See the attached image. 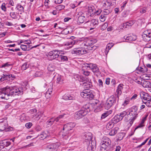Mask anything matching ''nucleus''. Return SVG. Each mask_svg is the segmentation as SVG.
<instances>
[{"instance_id":"1","label":"nucleus","mask_w":151,"mask_h":151,"mask_svg":"<svg viewBox=\"0 0 151 151\" xmlns=\"http://www.w3.org/2000/svg\"><path fill=\"white\" fill-rule=\"evenodd\" d=\"M22 94L23 91L16 86L12 87L7 86L0 89V95H2L1 96L2 99L7 100L9 96L20 95Z\"/></svg>"},{"instance_id":"2","label":"nucleus","mask_w":151,"mask_h":151,"mask_svg":"<svg viewBox=\"0 0 151 151\" xmlns=\"http://www.w3.org/2000/svg\"><path fill=\"white\" fill-rule=\"evenodd\" d=\"M138 108L136 106H132L128 111L127 116L125 117V120L126 122L129 121L130 124H132L134 121L138 116Z\"/></svg>"},{"instance_id":"3","label":"nucleus","mask_w":151,"mask_h":151,"mask_svg":"<svg viewBox=\"0 0 151 151\" xmlns=\"http://www.w3.org/2000/svg\"><path fill=\"white\" fill-rule=\"evenodd\" d=\"M90 105L86 104L83 106L79 111L76 112L75 114V118L78 120L86 115L88 112L90 111L89 109Z\"/></svg>"},{"instance_id":"4","label":"nucleus","mask_w":151,"mask_h":151,"mask_svg":"<svg viewBox=\"0 0 151 151\" xmlns=\"http://www.w3.org/2000/svg\"><path fill=\"white\" fill-rule=\"evenodd\" d=\"M140 96L143 103L147 106H151V96L148 93L144 92L140 93Z\"/></svg>"},{"instance_id":"5","label":"nucleus","mask_w":151,"mask_h":151,"mask_svg":"<svg viewBox=\"0 0 151 151\" xmlns=\"http://www.w3.org/2000/svg\"><path fill=\"white\" fill-rule=\"evenodd\" d=\"M111 142L110 139L106 136H104L102 139L101 142V149L102 150H106L111 145Z\"/></svg>"},{"instance_id":"6","label":"nucleus","mask_w":151,"mask_h":151,"mask_svg":"<svg viewBox=\"0 0 151 151\" xmlns=\"http://www.w3.org/2000/svg\"><path fill=\"white\" fill-rule=\"evenodd\" d=\"M116 97L114 95L111 96L107 100L106 102L105 105L106 109H109L112 106L114 105L116 103Z\"/></svg>"},{"instance_id":"7","label":"nucleus","mask_w":151,"mask_h":151,"mask_svg":"<svg viewBox=\"0 0 151 151\" xmlns=\"http://www.w3.org/2000/svg\"><path fill=\"white\" fill-rule=\"evenodd\" d=\"M81 96L84 99L89 100L93 99L94 97L92 91L88 89L84 90L81 93Z\"/></svg>"},{"instance_id":"8","label":"nucleus","mask_w":151,"mask_h":151,"mask_svg":"<svg viewBox=\"0 0 151 151\" xmlns=\"http://www.w3.org/2000/svg\"><path fill=\"white\" fill-rule=\"evenodd\" d=\"M84 42V41L82 40L76 41L75 40H70L68 42H66V43L64 44V45L65 46H69L70 45H71V46H70L67 47V49H69V48H71L73 45L75 44L79 45L81 46H84V45H83Z\"/></svg>"},{"instance_id":"9","label":"nucleus","mask_w":151,"mask_h":151,"mask_svg":"<svg viewBox=\"0 0 151 151\" xmlns=\"http://www.w3.org/2000/svg\"><path fill=\"white\" fill-rule=\"evenodd\" d=\"M60 51H62L58 50H53L49 52L48 56L52 60L56 59L59 57L61 53Z\"/></svg>"},{"instance_id":"10","label":"nucleus","mask_w":151,"mask_h":151,"mask_svg":"<svg viewBox=\"0 0 151 151\" xmlns=\"http://www.w3.org/2000/svg\"><path fill=\"white\" fill-rule=\"evenodd\" d=\"M73 54L78 55H83L87 53V51L82 48L74 49L72 51Z\"/></svg>"},{"instance_id":"11","label":"nucleus","mask_w":151,"mask_h":151,"mask_svg":"<svg viewBox=\"0 0 151 151\" xmlns=\"http://www.w3.org/2000/svg\"><path fill=\"white\" fill-rule=\"evenodd\" d=\"M94 44V43L92 41L87 40L84 41L83 45L85 47V48L88 49V50H92L94 47V46H93Z\"/></svg>"},{"instance_id":"12","label":"nucleus","mask_w":151,"mask_h":151,"mask_svg":"<svg viewBox=\"0 0 151 151\" xmlns=\"http://www.w3.org/2000/svg\"><path fill=\"white\" fill-rule=\"evenodd\" d=\"M85 65H86L85 66V68H86V66L87 68H89L92 70L94 73H98L99 72V69L96 64L91 63H86Z\"/></svg>"},{"instance_id":"13","label":"nucleus","mask_w":151,"mask_h":151,"mask_svg":"<svg viewBox=\"0 0 151 151\" xmlns=\"http://www.w3.org/2000/svg\"><path fill=\"white\" fill-rule=\"evenodd\" d=\"M96 145L95 141L90 140L87 148L88 151H94L95 150Z\"/></svg>"},{"instance_id":"14","label":"nucleus","mask_w":151,"mask_h":151,"mask_svg":"<svg viewBox=\"0 0 151 151\" xmlns=\"http://www.w3.org/2000/svg\"><path fill=\"white\" fill-rule=\"evenodd\" d=\"M124 38L126 40H127V42H130L135 40L137 39V37L133 34L128 35L124 36Z\"/></svg>"},{"instance_id":"15","label":"nucleus","mask_w":151,"mask_h":151,"mask_svg":"<svg viewBox=\"0 0 151 151\" xmlns=\"http://www.w3.org/2000/svg\"><path fill=\"white\" fill-rule=\"evenodd\" d=\"M142 36V38L145 41H149L151 39V33L145 32Z\"/></svg>"},{"instance_id":"16","label":"nucleus","mask_w":151,"mask_h":151,"mask_svg":"<svg viewBox=\"0 0 151 151\" xmlns=\"http://www.w3.org/2000/svg\"><path fill=\"white\" fill-rule=\"evenodd\" d=\"M90 24L91 27L90 28V30H91L95 29L96 26L98 25V20L96 19H93L90 21Z\"/></svg>"},{"instance_id":"17","label":"nucleus","mask_w":151,"mask_h":151,"mask_svg":"<svg viewBox=\"0 0 151 151\" xmlns=\"http://www.w3.org/2000/svg\"><path fill=\"white\" fill-rule=\"evenodd\" d=\"M94 7L91 5L88 7V14L89 16H93L95 12Z\"/></svg>"},{"instance_id":"18","label":"nucleus","mask_w":151,"mask_h":151,"mask_svg":"<svg viewBox=\"0 0 151 151\" xmlns=\"http://www.w3.org/2000/svg\"><path fill=\"white\" fill-rule=\"evenodd\" d=\"M123 85L122 84H120L117 87V89L116 91V92L117 93V94H116V95L117 96V101H118L119 100V96L122 93V90L123 89Z\"/></svg>"},{"instance_id":"19","label":"nucleus","mask_w":151,"mask_h":151,"mask_svg":"<svg viewBox=\"0 0 151 151\" xmlns=\"http://www.w3.org/2000/svg\"><path fill=\"white\" fill-rule=\"evenodd\" d=\"M57 147L56 144L53 143L47 146V148L49 151H54Z\"/></svg>"},{"instance_id":"20","label":"nucleus","mask_w":151,"mask_h":151,"mask_svg":"<svg viewBox=\"0 0 151 151\" xmlns=\"http://www.w3.org/2000/svg\"><path fill=\"white\" fill-rule=\"evenodd\" d=\"M11 144V142L9 141H7L6 140H3L0 141V146L4 147H7Z\"/></svg>"},{"instance_id":"21","label":"nucleus","mask_w":151,"mask_h":151,"mask_svg":"<svg viewBox=\"0 0 151 151\" xmlns=\"http://www.w3.org/2000/svg\"><path fill=\"white\" fill-rule=\"evenodd\" d=\"M121 120L119 118V114H118L115 115L111 120L112 122L114 124H116Z\"/></svg>"},{"instance_id":"22","label":"nucleus","mask_w":151,"mask_h":151,"mask_svg":"<svg viewBox=\"0 0 151 151\" xmlns=\"http://www.w3.org/2000/svg\"><path fill=\"white\" fill-rule=\"evenodd\" d=\"M60 53L59 57L61 59V61L63 62L68 61V58L67 56L64 55L65 54L64 53V52H61Z\"/></svg>"},{"instance_id":"23","label":"nucleus","mask_w":151,"mask_h":151,"mask_svg":"<svg viewBox=\"0 0 151 151\" xmlns=\"http://www.w3.org/2000/svg\"><path fill=\"white\" fill-rule=\"evenodd\" d=\"M134 24V22L133 21H130L123 24L122 27L123 28H128L129 27L132 26Z\"/></svg>"},{"instance_id":"24","label":"nucleus","mask_w":151,"mask_h":151,"mask_svg":"<svg viewBox=\"0 0 151 151\" xmlns=\"http://www.w3.org/2000/svg\"><path fill=\"white\" fill-rule=\"evenodd\" d=\"M144 122L145 121L142 120L140 123L135 128L134 131H135L137 129L138 130V131H140L141 129H142L144 126Z\"/></svg>"},{"instance_id":"25","label":"nucleus","mask_w":151,"mask_h":151,"mask_svg":"<svg viewBox=\"0 0 151 151\" xmlns=\"http://www.w3.org/2000/svg\"><path fill=\"white\" fill-rule=\"evenodd\" d=\"M55 121V120L53 118H50L46 123L47 126L48 127H50L53 124Z\"/></svg>"},{"instance_id":"26","label":"nucleus","mask_w":151,"mask_h":151,"mask_svg":"<svg viewBox=\"0 0 151 151\" xmlns=\"http://www.w3.org/2000/svg\"><path fill=\"white\" fill-rule=\"evenodd\" d=\"M16 9L20 12V14H22V12H24L23 7L20 4H18L17 5Z\"/></svg>"},{"instance_id":"27","label":"nucleus","mask_w":151,"mask_h":151,"mask_svg":"<svg viewBox=\"0 0 151 151\" xmlns=\"http://www.w3.org/2000/svg\"><path fill=\"white\" fill-rule=\"evenodd\" d=\"M10 75L9 74H3V76L1 78L0 81H2L5 80H7L9 81L10 80Z\"/></svg>"},{"instance_id":"28","label":"nucleus","mask_w":151,"mask_h":151,"mask_svg":"<svg viewBox=\"0 0 151 151\" xmlns=\"http://www.w3.org/2000/svg\"><path fill=\"white\" fill-rule=\"evenodd\" d=\"M85 19V17L83 16H79L77 22L80 23H83Z\"/></svg>"},{"instance_id":"29","label":"nucleus","mask_w":151,"mask_h":151,"mask_svg":"<svg viewBox=\"0 0 151 151\" xmlns=\"http://www.w3.org/2000/svg\"><path fill=\"white\" fill-rule=\"evenodd\" d=\"M67 125V124H65L63 128V131H65L67 132H69L70 130L72 129L71 127H70L68 126Z\"/></svg>"},{"instance_id":"30","label":"nucleus","mask_w":151,"mask_h":151,"mask_svg":"<svg viewBox=\"0 0 151 151\" xmlns=\"http://www.w3.org/2000/svg\"><path fill=\"white\" fill-rule=\"evenodd\" d=\"M128 112H127L126 111H124L120 114H119V118L122 120L123 118L125 116V117L127 115Z\"/></svg>"},{"instance_id":"31","label":"nucleus","mask_w":151,"mask_h":151,"mask_svg":"<svg viewBox=\"0 0 151 151\" xmlns=\"http://www.w3.org/2000/svg\"><path fill=\"white\" fill-rule=\"evenodd\" d=\"M13 128L10 127H9L7 128H5V127H4L3 129H0V131H4L6 132L12 131H13Z\"/></svg>"},{"instance_id":"32","label":"nucleus","mask_w":151,"mask_h":151,"mask_svg":"<svg viewBox=\"0 0 151 151\" xmlns=\"http://www.w3.org/2000/svg\"><path fill=\"white\" fill-rule=\"evenodd\" d=\"M124 133H118L117 134L118 139L119 140H121L124 137Z\"/></svg>"},{"instance_id":"33","label":"nucleus","mask_w":151,"mask_h":151,"mask_svg":"<svg viewBox=\"0 0 151 151\" xmlns=\"http://www.w3.org/2000/svg\"><path fill=\"white\" fill-rule=\"evenodd\" d=\"M114 124L113 123V122H112V121L111 120L107 124L106 126V127L109 129H111L114 127Z\"/></svg>"},{"instance_id":"34","label":"nucleus","mask_w":151,"mask_h":151,"mask_svg":"<svg viewBox=\"0 0 151 151\" xmlns=\"http://www.w3.org/2000/svg\"><path fill=\"white\" fill-rule=\"evenodd\" d=\"M47 135L45 134V133H43L40 134V135H38V137L41 139H43L46 138L47 137Z\"/></svg>"},{"instance_id":"35","label":"nucleus","mask_w":151,"mask_h":151,"mask_svg":"<svg viewBox=\"0 0 151 151\" xmlns=\"http://www.w3.org/2000/svg\"><path fill=\"white\" fill-rule=\"evenodd\" d=\"M62 77L61 76H58L57 80V82L58 83L62 84L63 83V80L62 79Z\"/></svg>"},{"instance_id":"36","label":"nucleus","mask_w":151,"mask_h":151,"mask_svg":"<svg viewBox=\"0 0 151 151\" xmlns=\"http://www.w3.org/2000/svg\"><path fill=\"white\" fill-rule=\"evenodd\" d=\"M10 16L13 19H16L17 17L15 12H11L10 13Z\"/></svg>"},{"instance_id":"37","label":"nucleus","mask_w":151,"mask_h":151,"mask_svg":"<svg viewBox=\"0 0 151 151\" xmlns=\"http://www.w3.org/2000/svg\"><path fill=\"white\" fill-rule=\"evenodd\" d=\"M81 73L85 76H88L90 74V72L88 71L85 70L84 69H82L81 71Z\"/></svg>"},{"instance_id":"38","label":"nucleus","mask_w":151,"mask_h":151,"mask_svg":"<svg viewBox=\"0 0 151 151\" xmlns=\"http://www.w3.org/2000/svg\"><path fill=\"white\" fill-rule=\"evenodd\" d=\"M28 67V66L27 63H25L21 66V68L22 70H25Z\"/></svg>"},{"instance_id":"39","label":"nucleus","mask_w":151,"mask_h":151,"mask_svg":"<svg viewBox=\"0 0 151 151\" xmlns=\"http://www.w3.org/2000/svg\"><path fill=\"white\" fill-rule=\"evenodd\" d=\"M109 115V112L107 111L103 114L101 116V118L104 119L105 118Z\"/></svg>"},{"instance_id":"40","label":"nucleus","mask_w":151,"mask_h":151,"mask_svg":"<svg viewBox=\"0 0 151 151\" xmlns=\"http://www.w3.org/2000/svg\"><path fill=\"white\" fill-rule=\"evenodd\" d=\"M20 47L24 51L29 50H27V46L25 45H21L20 46Z\"/></svg>"},{"instance_id":"41","label":"nucleus","mask_w":151,"mask_h":151,"mask_svg":"<svg viewBox=\"0 0 151 151\" xmlns=\"http://www.w3.org/2000/svg\"><path fill=\"white\" fill-rule=\"evenodd\" d=\"M67 125L71 127V129L74 127L76 125L75 123L74 122H70L67 123Z\"/></svg>"},{"instance_id":"42","label":"nucleus","mask_w":151,"mask_h":151,"mask_svg":"<svg viewBox=\"0 0 151 151\" xmlns=\"http://www.w3.org/2000/svg\"><path fill=\"white\" fill-rule=\"evenodd\" d=\"M64 114H62L59 115L55 119V121L56 122H58L60 119L64 117Z\"/></svg>"},{"instance_id":"43","label":"nucleus","mask_w":151,"mask_h":151,"mask_svg":"<svg viewBox=\"0 0 151 151\" xmlns=\"http://www.w3.org/2000/svg\"><path fill=\"white\" fill-rule=\"evenodd\" d=\"M136 70H138L139 72H143V73H145L144 72L145 71L144 70V68H143L141 67H138L137 68Z\"/></svg>"},{"instance_id":"44","label":"nucleus","mask_w":151,"mask_h":151,"mask_svg":"<svg viewBox=\"0 0 151 151\" xmlns=\"http://www.w3.org/2000/svg\"><path fill=\"white\" fill-rule=\"evenodd\" d=\"M100 20L102 22H104L106 19V17H105L104 15H101L100 17L99 18Z\"/></svg>"},{"instance_id":"45","label":"nucleus","mask_w":151,"mask_h":151,"mask_svg":"<svg viewBox=\"0 0 151 151\" xmlns=\"http://www.w3.org/2000/svg\"><path fill=\"white\" fill-rule=\"evenodd\" d=\"M104 12V14L107 15L109 14L110 12V11L107 9H104L103 11Z\"/></svg>"},{"instance_id":"46","label":"nucleus","mask_w":151,"mask_h":151,"mask_svg":"<svg viewBox=\"0 0 151 151\" xmlns=\"http://www.w3.org/2000/svg\"><path fill=\"white\" fill-rule=\"evenodd\" d=\"M32 123L29 122L26 123L25 125V127L27 128H30L32 126Z\"/></svg>"},{"instance_id":"47","label":"nucleus","mask_w":151,"mask_h":151,"mask_svg":"<svg viewBox=\"0 0 151 151\" xmlns=\"http://www.w3.org/2000/svg\"><path fill=\"white\" fill-rule=\"evenodd\" d=\"M56 9H58L59 10L62 9H63L65 8V6L62 5H60L56 6Z\"/></svg>"},{"instance_id":"48","label":"nucleus","mask_w":151,"mask_h":151,"mask_svg":"<svg viewBox=\"0 0 151 151\" xmlns=\"http://www.w3.org/2000/svg\"><path fill=\"white\" fill-rule=\"evenodd\" d=\"M108 24L107 23H105L101 27L102 29L104 30L108 26Z\"/></svg>"},{"instance_id":"49","label":"nucleus","mask_w":151,"mask_h":151,"mask_svg":"<svg viewBox=\"0 0 151 151\" xmlns=\"http://www.w3.org/2000/svg\"><path fill=\"white\" fill-rule=\"evenodd\" d=\"M42 75V72H38L36 73L35 76L36 77H40Z\"/></svg>"},{"instance_id":"50","label":"nucleus","mask_w":151,"mask_h":151,"mask_svg":"<svg viewBox=\"0 0 151 151\" xmlns=\"http://www.w3.org/2000/svg\"><path fill=\"white\" fill-rule=\"evenodd\" d=\"M9 65L8 64V63H7L1 65H0V68H4L6 67H8Z\"/></svg>"},{"instance_id":"51","label":"nucleus","mask_w":151,"mask_h":151,"mask_svg":"<svg viewBox=\"0 0 151 151\" xmlns=\"http://www.w3.org/2000/svg\"><path fill=\"white\" fill-rule=\"evenodd\" d=\"M1 9L3 10V11H6V6H5V4L3 3V4H2V5L1 6Z\"/></svg>"},{"instance_id":"52","label":"nucleus","mask_w":151,"mask_h":151,"mask_svg":"<svg viewBox=\"0 0 151 151\" xmlns=\"http://www.w3.org/2000/svg\"><path fill=\"white\" fill-rule=\"evenodd\" d=\"M137 94H135L130 99L131 100H133L136 99L137 98Z\"/></svg>"},{"instance_id":"53","label":"nucleus","mask_w":151,"mask_h":151,"mask_svg":"<svg viewBox=\"0 0 151 151\" xmlns=\"http://www.w3.org/2000/svg\"><path fill=\"white\" fill-rule=\"evenodd\" d=\"M5 24L6 25L9 26H11L13 25V24L10 22H9L8 21L6 22Z\"/></svg>"},{"instance_id":"54","label":"nucleus","mask_w":151,"mask_h":151,"mask_svg":"<svg viewBox=\"0 0 151 151\" xmlns=\"http://www.w3.org/2000/svg\"><path fill=\"white\" fill-rule=\"evenodd\" d=\"M35 130L37 131H40L41 129V127L40 126H37L35 127Z\"/></svg>"},{"instance_id":"55","label":"nucleus","mask_w":151,"mask_h":151,"mask_svg":"<svg viewBox=\"0 0 151 151\" xmlns=\"http://www.w3.org/2000/svg\"><path fill=\"white\" fill-rule=\"evenodd\" d=\"M149 139V138H148L144 142H143L141 145H139L138 146V147H141V146H142L144 145L146 143V142H147V140H148Z\"/></svg>"},{"instance_id":"56","label":"nucleus","mask_w":151,"mask_h":151,"mask_svg":"<svg viewBox=\"0 0 151 151\" xmlns=\"http://www.w3.org/2000/svg\"><path fill=\"white\" fill-rule=\"evenodd\" d=\"M99 86L100 87H103V82L101 79H99L98 81Z\"/></svg>"},{"instance_id":"57","label":"nucleus","mask_w":151,"mask_h":151,"mask_svg":"<svg viewBox=\"0 0 151 151\" xmlns=\"http://www.w3.org/2000/svg\"><path fill=\"white\" fill-rule=\"evenodd\" d=\"M63 32V33H65V34H67L69 33V32L68 30V29H64Z\"/></svg>"},{"instance_id":"58","label":"nucleus","mask_w":151,"mask_h":151,"mask_svg":"<svg viewBox=\"0 0 151 151\" xmlns=\"http://www.w3.org/2000/svg\"><path fill=\"white\" fill-rule=\"evenodd\" d=\"M112 45L110 46V43H109L107 44V45L106 48L108 49V50H109L113 46V45L112 44V43H111Z\"/></svg>"},{"instance_id":"59","label":"nucleus","mask_w":151,"mask_h":151,"mask_svg":"<svg viewBox=\"0 0 151 151\" xmlns=\"http://www.w3.org/2000/svg\"><path fill=\"white\" fill-rule=\"evenodd\" d=\"M63 0H55V2L56 4H60L62 3Z\"/></svg>"},{"instance_id":"60","label":"nucleus","mask_w":151,"mask_h":151,"mask_svg":"<svg viewBox=\"0 0 151 151\" xmlns=\"http://www.w3.org/2000/svg\"><path fill=\"white\" fill-rule=\"evenodd\" d=\"M63 99L65 100H69L68 95H65L63 96Z\"/></svg>"},{"instance_id":"61","label":"nucleus","mask_w":151,"mask_h":151,"mask_svg":"<svg viewBox=\"0 0 151 151\" xmlns=\"http://www.w3.org/2000/svg\"><path fill=\"white\" fill-rule=\"evenodd\" d=\"M127 15V12L126 11H124L122 13V16L123 17H125Z\"/></svg>"},{"instance_id":"62","label":"nucleus","mask_w":151,"mask_h":151,"mask_svg":"<svg viewBox=\"0 0 151 151\" xmlns=\"http://www.w3.org/2000/svg\"><path fill=\"white\" fill-rule=\"evenodd\" d=\"M52 93V91L51 89H49L48 90V91L46 92L47 94H49V95H50Z\"/></svg>"},{"instance_id":"63","label":"nucleus","mask_w":151,"mask_h":151,"mask_svg":"<svg viewBox=\"0 0 151 151\" xmlns=\"http://www.w3.org/2000/svg\"><path fill=\"white\" fill-rule=\"evenodd\" d=\"M101 12L102 11L101 10L99 9L97 10L96 11H95V13L96 14V15H98L99 14H100Z\"/></svg>"},{"instance_id":"64","label":"nucleus","mask_w":151,"mask_h":151,"mask_svg":"<svg viewBox=\"0 0 151 151\" xmlns=\"http://www.w3.org/2000/svg\"><path fill=\"white\" fill-rule=\"evenodd\" d=\"M83 85L84 86H86V87L88 88V87H90L91 84H88L87 83L84 82L83 83Z\"/></svg>"}]
</instances>
